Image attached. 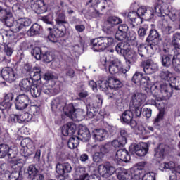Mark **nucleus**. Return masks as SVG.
I'll list each match as a JSON object with an SVG mask.
<instances>
[{
  "instance_id": "1a4fd4ad",
  "label": "nucleus",
  "mask_w": 180,
  "mask_h": 180,
  "mask_svg": "<svg viewBox=\"0 0 180 180\" xmlns=\"http://www.w3.org/2000/svg\"><path fill=\"white\" fill-rule=\"evenodd\" d=\"M46 94V95H54L58 94V91H54V89L47 88V85H43L41 83V79H38L35 83L33 84L32 86L30 88L29 92L32 98H39L41 94V91Z\"/></svg>"
},
{
  "instance_id": "7c9ffc66",
  "label": "nucleus",
  "mask_w": 180,
  "mask_h": 180,
  "mask_svg": "<svg viewBox=\"0 0 180 180\" xmlns=\"http://www.w3.org/2000/svg\"><path fill=\"white\" fill-rule=\"evenodd\" d=\"M78 144H79V136H78L70 137L68 141V147H69L70 150H74V148L78 147Z\"/></svg>"
},
{
  "instance_id": "5fc2aeb1",
  "label": "nucleus",
  "mask_w": 180,
  "mask_h": 180,
  "mask_svg": "<svg viewBox=\"0 0 180 180\" xmlns=\"http://www.w3.org/2000/svg\"><path fill=\"white\" fill-rule=\"evenodd\" d=\"M8 122L12 124H13V123H22L20 115H15V114L11 115L10 116Z\"/></svg>"
},
{
  "instance_id": "c85d7f7f",
  "label": "nucleus",
  "mask_w": 180,
  "mask_h": 180,
  "mask_svg": "<svg viewBox=\"0 0 180 180\" xmlns=\"http://www.w3.org/2000/svg\"><path fill=\"white\" fill-rule=\"evenodd\" d=\"M163 85H166L169 91L172 92L171 88H174L176 91H180V77H173L169 85L167 84H163Z\"/></svg>"
},
{
  "instance_id": "c03bdc74",
  "label": "nucleus",
  "mask_w": 180,
  "mask_h": 180,
  "mask_svg": "<svg viewBox=\"0 0 180 180\" xmlns=\"http://www.w3.org/2000/svg\"><path fill=\"white\" fill-rule=\"evenodd\" d=\"M10 180H22L23 179V175H22V170L19 169L18 171L13 172L9 176Z\"/></svg>"
},
{
  "instance_id": "412c9836",
  "label": "nucleus",
  "mask_w": 180,
  "mask_h": 180,
  "mask_svg": "<svg viewBox=\"0 0 180 180\" xmlns=\"http://www.w3.org/2000/svg\"><path fill=\"white\" fill-rule=\"evenodd\" d=\"M62 136H74L77 131V125L73 122H68L60 128Z\"/></svg>"
},
{
  "instance_id": "423d86ee",
  "label": "nucleus",
  "mask_w": 180,
  "mask_h": 180,
  "mask_svg": "<svg viewBox=\"0 0 180 180\" xmlns=\"http://www.w3.org/2000/svg\"><path fill=\"white\" fill-rule=\"evenodd\" d=\"M93 51L101 52L106 50L108 47L113 46L115 39L110 37H100L91 41Z\"/></svg>"
},
{
  "instance_id": "9b49d317",
  "label": "nucleus",
  "mask_w": 180,
  "mask_h": 180,
  "mask_svg": "<svg viewBox=\"0 0 180 180\" xmlns=\"http://www.w3.org/2000/svg\"><path fill=\"white\" fill-rule=\"evenodd\" d=\"M147 99V96L143 93H136L132 96L130 108L134 106L136 116L138 117L141 116V108L140 106L143 105Z\"/></svg>"
},
{
  "instance_id": "3c124183",
  "label": "nucleus",
  "mask_w": 180,
  "mask_h": 180,
  "mask_svg": "<svg viewBox=\"0 0 180 180\" xmlns=\"http://www.w3.org/2000/svg\"><path fill=\"white\" fill-rule=\"evenodd\" d=\"M53 58L54 57L50 52H45V53H42L41 60L44 61V63H50L53 61Z\"/></svg>"
},
{
  "instance_id": "79ce46f5",
  "label": "nucleus",
  "mask_w": 180,
  "mask_h": 180,
  "mask_svg": "<svg viewBox=\"0 0 180 180\" xmlns=\"http://www.w3.org/2000/svg\"><path fill=\"white\" fill-rule=\"evenodd\" d=\"M160 78H162V79H165V81H168L169 84L171 81H172V78H174V77H172V73L168 70L162 71L160 74Z\"/></svg>"
},
{
  "instance_id": "a19ab883",
  "label": "nucleus",
  "mask_w": 180,
  "mask_h": 180,
  "mask_svg": "<svg viewBox=\"0 0 180 180\" xmlns=\"http://www.w3.org/2000/svg\"><path fill=\"white\" fill-rule=\"evenodd\" d=\"M12 12L11 8L7 7L6 8H3L0 6V20L3 22L6 19L7 16Z\"/></svg>"
},
{
  "instance_id": "ea45409f",
  "label": "nucleus",
  "mask_w": 180,
  "mask_h": 180,
  "mask_svg": "<svg viewBox=\"0 0 180 180\" xmlns=\"http://www.w3.org/2000/svg\"><path fill=\"white\" fill-rule=\"evenodd\" d=\"M57 28L53 29V32L58 37H64L65 36V33L67 32V27L65 26H58L57 25Z\"/></svg>"
},
{
  "instance_id": "4be33fe9",
  "label": "nucleus",
  "mask_w": 180,
  "mask_h": 180,
  "mask_svg": "<svg viewBox=\"0 0 180 180\" xmlns=\"http://www.w3.org/2000/svg\"><path fill=\"white\" fill-rule=\"evenodd\" d=\"M158 70V65L157 63L151 60H148L143 62V71L145 74L150 75L154 74Z\"/></svg>"
},
{
  "instance_id": "5701e85b",
  "label": "nucleus",
  "mask_w": 180,
  "mask_h": 180,
  "mask_svg": "<svg viewBox=\"0 0 180 180\" xmlns=\"http://www.w3.org/2000/svg\"><path fill=\"white\" fill-rule=\"evenodd\" d=\"M133 112L131 110H126L122 113L120 120L122 123H126L127 124L131 123V127H135V126H137V122L133 120Z\"/></svg>"
},
{
  "instance_id": "c756f323",
  "label": "nucleus",
  "mask_w": 180,
  "mask_h": 180,
  "mask_svg": "<svg viewBox=\"0 0 180 180\" xmlns=\"http://www.w3.org/2000/svg\"><path fill=\"white\" fill-rule=\"evenodd\" d=\"M109 89H117L122 88V82L115 77H108Z\"/></svg>"
},
{
  "instance_id": "09e8293b",
  "label": "nucleus",
  "mask_w": 180,
  "mask_h": 180,
  "mask_svg": "<svg viewBox=\"0 0 180 180\" xmlns=\"http://www.w3.org/2000/svg\"><path fill=\"white\" fill-rule=\"evenodd\" d=\"M162 30L165 34H169L172 32L171 30H172V27L169 25L167 20H163Z\"/></svg>"
},
{
  "instance_id": "13d9d810",
  "label": "nucleus",
  "mask_w": 180,
  "mask_h": 180,
  "mask_svg": "<svg viewBox=\"0 0 180 180\" xmlns=\"http://www.w3.org/2000/svg\"><path fill=\"white\" fill-rule=\"evenodd\" d=\"M148 30V25H145L143 27H141L138 30V35L140 37H144V36L147 34V30Z\"/></svg>"
},
{
  "instance_id": "b1692460",
  "label": "nucleus",
  "mask_w": 180,
  "mask_h": 180,
  "mask_svg": "<svg viewBox=\"0 0 180 180\" xmlns=\"http://www.w3.org/2000/svg\"><path fill=\"white\" fill-rule=\"evenodd\" d=\"M13 96V94L12 93H9L5 96L4 101L0 103V110H9L11 109Z\"/></svg>"
},
{
  "instance_id": "052dcab7",
  "label": "nucleus",
  "mask_w": 180,
  "mask_h": 180,
  "mask_svg": "<svg viewBox=\"0 0 180 180\" xmlns=\"http://www.w3.org/2000/svg\"><path fill=\"white\" fill-rule=\"evenodd\" d=\"M93 133L94 136H106L108 134V131L104 129H94Z\"/></svg>"
},
{
  "instance_id": "dca6fc26",
  "label": "nucleus",
  "mask_w": 180,
  "mask_h": 180,
  "mask_svg": "<svg viewBox=\"0 0 180 180\" xmlns=\"http://www.w3.org/2000/svg\"><path fill=\"white\" fill-rule=\"evenodd\" d=\"M149 147L148 143L141 142L134 146V151H131V148H129V153H131V154H136L138 157H144V155H147Z\"/></svg>"
},
{
  "instance_id": "69168bd1",
  "label": "nucleus",
  "mask_w": 180,
  "mask_h": 180,
  "mask_svg": "<svg viewBox=\"0 0 180 180\" xmlns=\"http://www.w3.org/2000/svg\"><path fill=\"white\" fill-rule=\"evenodd\" d=\"M162 119H164V112H160L159 115H157L156 118L155 119V125L158 126V124L160 122L162 121Z\"/></svg>"
},
{
  "instance_id": "cd10ccee",
  "label": "nucleus",
  "mask_w": 180,
  "mask_h": 180,
  "mask_svg": "<svg viewBox=\"0 0 180 180\" xmlns=\"http://www.w3.org/2000/svg\"><path fill=\"white\" fill-rule=\"evenodd\" d=\"M11 151L12 149L9 147V145L5 143L0 144V158H5L6 155L9 158H12Z\"/></svg>"
},
{
  "instance_id": "ddd939ff",
  "label": "nucleus",
  "mask_w": 180,
  "mask_h": 180,
  "mask_svg": "<svg viewBox=\"0 0 180 180\" xmlns=\"http://www.w3.org/2000/svg\"><path fill=\"white\" fill-rule=\"evenodd\" d=\"M98 172L102 178H109L113 176L116 169L110 162H105L98 165Z\"/></svg>"
},
{
  "instance_id": "473e14b6",
  "label": "nucleus",
  "mask_w": 180,
  "mask_h": 180,
  "mask_svg": "<svg viewBox=\"0 0 180 180\" xmlns=\"http://www.w3.org/2000/svg\"><path fill=\"white\" fill-rule=\"evenodd\" d=\"M98 86L101 91L103 92H108L109 91V79L108 78H102L98 81Z\"/></svg>"
},
{
  "instance_id": "f03ea898",
  "label": "nucleus",
  "mask_w": 180,
  "mask_h": 180,
  "mask_svg": "<svg viewBox=\"0 0 180 180\" xmlns=\"http://www.w3.org/2000/svg\"><path fill=\"white\" fill-rule=\"evenodd\" d=\"M24 68L27 70V73L30 77L22 79L19 83V86L20 91H22V92H29L32 85L36 84L37 80L41 79V68L40 66L32 68L29 64H26Z\"/></svg>"
},
{
  "instance_id": "aec40b11",
  "label": "nucleus",
  "mask_w": 180,
  "mask_h": 180,
  "mask_svg": "<svg viewBox=\"0 0 180 180\" xmlns=\"http://www.w3.org/2000/svg\"><path fill=\"white\" fill-rule=\"evenodd\" d=\"M122 20L119 17L116 16H109L107 18V25L104 27V30L107 31V33H111L115 30L113 27L115 26H117V25H120L122 23Z\"/></svg>"
},
{
  "instance_id": "774afa93",
  "label": "nucleus",
  "mask_w": 180,
  "mask_h": 180,
  "mask_svg": "<svg viewBox=\"0 0 180 180\" xmlns=\"http://www.w3.org/2000/svg\"><path fill=\"white\" fill-rule=\"evenodd\" d=\"M30 138L27 137L21 141V147H31Z\"/></svg>"
},
{
  "instance_id": "9d476101",
  "label": "nucleus",
  "mask_w": 180,
  "mask_h": 180,
  "mask_svg": "<svg viewBox=\"0 0 180 180\" xmlns=\"http://www.w3.org/2000/svg\"><path fill=\"white\" fill-rule=\"evenodd\" d=\"M89 6L93 8L94 11H92V18H99L102 13H99V11L103 12L106 8H110L113 6V2L110 0H89L87 3ZM98 8V11L96 9Z\"/></svg>"
},
{
  "instance_id": "c9c22d12",
  "label": "nucleus",
  "mask_w": 180,
  "mask_h": 180,
  "mask_svg": "<svg viewBox=\"0 0 180 180\" xmlns=\"http://www.w3.org/2000/svg\"><path fill=\"white\" fill-rule=\"evenodd\" d=\"M117 178L119 180H128L130 178V173L126 169H120L117 173Z\"/></svg>"
},
{
  "instance_id": "a18cd8bd",
  "label": "nucleus",
  "mask_w": 180,
  "mask_h": 180,
  "mask_svg": "<svg viewBox=\"0 0 180 180\" xmlns=\"http://www.w3.org/2000/svg\"><path fill=\"white\" fill-rule=\"evenodd\" d=\"M174 168H175V162L172 161L162 163L160 165V169L162 171H164V169H169L170 171H174Z\"/></svg>"
},
{
  "instance_id": "de8ad7c7",
  "label": "nucleus",
  "mask_w": 180,
  "mask_h": 180,
  "mask_svg": "<svg viewBox=\"0 0 180 180\" xmlns=\"http://www.w3.org/2000/svg\"><path fill=\"white\" fill-rule=\"evenodd\" d=\"M172 44L174 46V49H180V32H177L173 35Z\"/></svg>"
},
{
  "instance_id": "2eb2a0df",
  "label": "nucleus",
  "mask_w": 180,
  "mask_h": 180,
  "mask_svg": "<svg viewBox=\"0 0 180 180\" xmlns=\"http://www.w3.org/2000/svg\"><path fill=\"white\" fill-rule=\"evenodd\" d=\"M1 75L6 82H15L18 79V73L11 67H4L1 70Z\"/></svg>"
},
{
  "instance_id": "4468645a",
  "label": "nucleus",
  "mask_w": 180,
  "mask_h": 180,
  "mask_svg": "<svg viewBox=\"0 0 180 180\" xmlns=\"http://www.w3.org/2000/svg\"><path fill=\"white\" fill-rule=\"evenodd\" d=\"M32 101L29 98V96L26 94L18 95L15 101V109L18 110H24V109H27L30 106Z\"/></svg>"
},
{
  "instance_id": "338daca9",
  "label": "nucleus",
  "mask_w": 180,
  "mask_h": 180,
  "mask_svg": "<svg viewBox=\"0 0 180 180\" xmlns=\"http://www.w3.org/2000/svg\"><path fill=\"white\" fill-rule=\"evenodd\" d=\"M42 20L45 23H47L48 25H51V22L53 21V15L49 14L46 16L42 17Z\"/></svg>"
},
{
  "instance_id": "7ed1b4c3",
  "label": "nucleus",
  "mask_w": 180,
  "mask_h": 180,
  "mask_svg": "<svg viewBox=\"0 0 180 180\" xmlns=\"http://www.w3.org/2000/svg\"><path fill=\"white\" fill-rule=\"evenodd\" d=\"M167 84H160V91L157 88L155 91H153L151 94L155 98V100L151 99L148 101V105H154L161 110V109H164V98H170L172 96V91H169L167 89Z\"/></svg>"
},
{
  "instance_id": "e433bc0d",
  "label": "nucleus",
  "mask_w": 180,
  "mask_h": 180,
  "mask_svg": "<svg viewBox=\"0 0 180 180\" xmlns=\"http://www.w3.org/2000/svg\"><path fill=\"white\" fill-rule=\"evenodd\" d=\"M172 67L177 72H180V53H177L173 56Z\"/></svg>"
},
{
  "instance_id": "20e7f679",
  "label": "nucleus",
  "mask_w": 180,
  "mask_h": 180,
  "mask_svg": "<svg viewBox=\"0 0 180 180\" xmlns=\"http://www.w3.org/2000/svg\"><path fill=\"white\" fill-rule=\"evenodd\" d=\"M100 63L105 71H108H108L112 75L117 74V72L126 74V72L130 70V65H128L126 68L124 69L123 65H122V62L118 58H114L111 60L109 63L108 67V63L106 56H102L100 58Z\"/></svg>"
},
{
  "instance_id": "680f3d73",
  "label": "nucleus",
  "mask_w": 180,
  "mask_h": 180,
  "mask_svg": "<svg viewBox=\"0 0 180 180\" xmlns=\"http://www.w3.org/2000/svg\"><path fill=\"white\" fill-rule=\"evenodd\" d=\"M103 155L100 152H96L93 155V160L94 162H101L102 161V158Z\"/></svg>"
},
{
  "instance_id": "603ef678",
  "label": "nucleus",
  "mask_w": 180,
  "mask_h": 180,
  "mask_svg": "<svg viewBox=\"0 0 180 180\" xmlns=\"http://www.w3.org/2000/svg\"><path fill=\"white\" fill-rule=\"evenodd\" d=\"M160 37V34H158V32L155 30H150V34L147 38V40H149L150 41H153V40H157Z\"/></svg>"
},
{
  "instance_id": "bf43d9fd",
  "label": "nucleus",
  "mask_w": 180,
  "mask_h": 180,
  "mask_svg": "<svg viewBox=\"0 0 180 180\" xmlns=\"http://www.w3.org/2000/svg\"><path fill=\"white\" fill-rule=\"evenodd\" d=\"M126 36H127V33L122 32L120 31H117V32L115 33V39L117 40H119L120 41L125 40Z\"/></svg>"
},
{
  "instance_id": "39448f33",
  "label": "nucleus",
  "mask_w": 180,
  "mask_h": 180,
  "mask_svg": "<svg viewBox=\"0 0 180 180\" xmlns=\"http://www.w3.org/2000/svg\"><path fill=\"white\" fill-rule=\"evenodd\" d=\"M3 22H5L8 27H11L14 33H18V32H20V30H23V29H26L30 25H32V20L29 18H20L15 21L12 11Z\"/></svg>"
},
{
  "instance_id": "2f4dec72",
  "label": "nucleus",
  "mask_w": 180,
  "mask_h": 180,
  "mask_svg": "<svg viewBox=\"0 0 180 180\" xmlns=\"http://www.w3.org/2000/svg\"><path fill=\"white\" fill-rule=\"evenodd\" d=\"M174 56L172 55H163L160 57V60L162 61V65L163 67H171L172 66V59Z\"/></svg>"
},
{
  "instance_id": "6e6d98bb",
  "label": "nucleus",
  "mask_w": 180,
  "mask_h": 180,
  "mask_svg": "<svg viewBox=\"0 0 180 180\" xmlns=\"http://www.w3.org/2000/svg\"><path fill=\"white\" fill-rule=\"evenodd\" d=\"M4 53L8 56V57H11V56L13 54V48L9 42L4 44Z\"/></svg>"
},
{
  "instance_id": "58836bf2",
  "label": "nucleus",
  "mask_w": 180,
  "mask_h": 180,
  "mask_svg": "<svg viewBox=\"0 0 180 180\" xmlns=\"http://www.w3.org/2000/svg\"><path fill=\"white\" fill-rule=\"evenodd\" d=\"M34 151V148L33 147H21L20 153L22 157H29L32 155Z\"/></svg>"
},
{
  "instance_id": "4c0bfd02",
  "label": "nucleus",
  "mask_w": 180,
  "mask_h": 180,
  "mask_svg": "<svg viewBox=\"0 0 180 180\" xmlns=\"http://www.w3.org/2000/svg\"><path fill=\"white\" fill-rule=\"evenodd\" d=\"M41 30V26L37 23H35L27 31V34L28 36H36V34H39V33H40Z\"/></svg>"
},
{
  "instance_id": "0eeeda50",
  "label": "nucleus",
  "mask_w": 180,
  "mask_h": 180,
  "mask_svg": "<svg viewBox=\"0 0 180 180\" xmlns=\"http://www.w3.org/2000/svg\"><path fill=\"white\" fill-rule=\"evenodd\" d=\"M117 54L123 56L128 64H131L136 61V52L130 49V45L126 42H120L115 46Z\"/></svg>"
},
{
  "instance_id": "6ab92c4d",
  "label": "nucleus",
  "mask_w": 180,
  "mask_h": 180,
  "mask_svg": "<svg viewBox=\"0 0 180 180\" xmlns=\"http://www.w3.org/2000/svg\"><path fill=\"white\" fill-rule=\"evenodd\" d=\"M131 160V157L130 156V153L128 152L126 148L119 149L116 152L115 155V161L118 164H122V162L127 163Z\"/></svg>"
},
{
  "instance_id": "f257e3e1",
  "label": "nucleus",
  "mask_w": 180,
  "mask_h": 180,
  "mask_svg": "<svg viewBox=\"0 0 180 180\" xmlns=\"http://www.w3.org/2000/svg\"><path fill=\"white\" fill-rule=\"evenodd\" d=\"M155 8H157V6H155L153 10L151 7L142 6L138 8L137 12H126L122 13V16L134 27L143 23V16H145L146 19H153L155 13L156 15H158L157 11H155Z\"/></svg>"
},
{
  "instance_id": "37998d69",
  "label": "nucleus",
  "mask_w": 180,
  "mask_h": 180,
  "mask_svg": "<svg viewBox=\"0 0 180 180\" xmlns=\"http://www.w3.org/2000/svg\"><path fill=\"white\" fill-rule=\"evenodd\" d=\"M31 54L37 60H41V56L43 55V52H41V48L37 46L34 47L32 49Z\"/></svg>"
},
{
  "instance_id": "a878e982",
  "label": "nucleus",
  "mask_w": 180,
  "mask_h": 180,
  "mask_svg": "<svg viewBox=\"0 0 180 180\" xmlns=\"http://www.w3.org/2000/svg\"><path fill=\"white\" fill-rule=\"evenodd\" d=\"M33 11H35V13L40 15L47 12V6L43 0H39L37 3L34 4L32 6Z\"/></svg>"
},
{
  "instance_id": "f704fd0d",
  "label": "nucleus",
  "mask_w": 180,
  "mask_h": 180,
  "mask_svg": "<svg viewBox=\"0 0 180 180\" xmlns=\"http://www.w3.org/2000/svg\"><path fill=\"white\" fill-rule=\"evenodd\" d=\"M77 174L79 176V178L75 179V180H89V174L86 173V171L84 167H80L77 169Z\"/></svg>"
},
{
  "instance_id": "49530a36",
  "label": "nucleus",
  "mask_w": 180,
  "mask_h": 180,
  "mask_svg": "<svg viewBox=\"0 0 180 180\" xmlns=\"http://www.w3.org/2000/svg\"><path fill=\"white\" fill-rule=\"evenodd\" d=\"M27 110L32 116H39L40 115V107L37 105H29Z\"/></svg>"
},
{
  "instance_id": "f8f14e48",
  "label": "nucleus",
  "mask_w": 180,
  "mask_h": 180,
  "mask_svg": "<svg viewBox=\"0 0 180 180\" xmlns=\"http://www.w3.org/2000/svg\"><path fill=\"white\" fill-rule=\"evenodd\" d=\"M65 113L73 122H82L85 118V112L84 110L80 108L75 110L71 104L68 105V110L65 111Z\"/></svg>"
},
{
  "instance_id": "bb28decb",
  "label": "nucleus",
  "mask_w": 180,
  "mask_h": 180,
  "mask_svg": "<svg viewBox=\"0 0 180 180\" xmlns=\"http://www.w3.org/2000/svg\"><path fill=\"white\" fill-rule=\"evenodd\" d=\"M168 146L160 143L158 148H155L154 151V156L156 158H164V154L168 151Z\"/></svg>"
},
{
  "instance_id": "4d7b16f0",
  "label": "nucleus",
  "mask_w": 180,
  "mask_h": 180,
  "mask_svg": "<svg viewBox=\"0 0 180 180\" xmlns=\"http://www.w3.org/2000/svg\"><path fill=\"white\" fill-rule=\"evenodd\" d=\"M155 173L153 172H145L142 176V180H156Z\"/></svg>"
},
{
  "instance_id": "8fccbe9b",
  "label": "nucleus",
  "mask_w": 180,
  "mask_h": 180,
  "mask_svg": "<svg viewBox=\"0 0 180 180\" xmlns=\"http://www.w3.org/2000/svg\"><path fill=\"white\" fill-rule=\"evenodd\" d=\"M20 118H21V123H27V122H30L33 115L29 112H27L24 114L20 115Z\"/></svg>"
},
{
  "instance_id": "f3484780",
  "label": "nucleus",
  "mask_w": 180,
  "mask_h": 180,
  "mask_svg": "<svg viewBox=\"0 0 180 180\" xmlns=\"http://www.w3.org/2000/svg\"><path fill=\"white\" fill-rule=\"evenodd\" d=\"M146 162L139 163V166L136 168L131 169V179L130 180H143V176L146 172L144 166Z\"/></svg>"
},
{
  "instance_id": "72a5a7b5",
  "label": "nucleus",
  "mask_w": 180,
  "mask_h": 180,
  "mask_svg": "<svg viewBox=\"0 0 180 180\" xmlns=\"http://www.w3.org/2000/svg\"><path fill=\"white\" fill-rule=\"evenodd\" d=\"M55 21L57 26H65V25H68V21H67L64 13H59L55 19Z\"/></svg>"
},
{
  "instance_id": "864d4df0",
  "label": "nucleus",
  "mask_w": 180,
  "mask_h": 180,
  "mask_svg": "<svg viewBox=\"0 0 180 180\" xmlns=\"http://www.w3.org/2000/svg\"><path fill=\"white\" fill-rule=\"evenodd\" d=\"M89 134V129L86 126L79 125L78 129V136H88Z\"/></svg>"
},
{
  "instance_id": "0e129e2a",
  "label": "nucleus",
  "mask_w": 180,
  "mask_h": 180,
  "mask_svg": "<svg viewBox=\"0 0 180 180\" xmlns=\"http://www.w3.org/2000/svg\"><path fill=\"white\" fill-rule=\"evenodd\" d=\"M109 151H110V146H109V145H104L101 146L99 153L103 155L104 154H108Z\"/></svg>"
},
{
  "instance_id": "393cba45",
  "label": "nucleus",
  "mask_w": 180,
  "mask_h": 180,
  "mask_svg": "<svg viewBox=\"0 0 180 180\" xmlns=\"http://www.w3.org/2000/svg\"><path fill=\"white\" fill-rule=\"evenodd\" d=\"M137 50L138 54H139L141 57H146V54H147L148 51H151V50H157V46L153 44H150V45L140 44L138 46Z\"/></svg>"
},
{
  "instance_id": "e2e57ef3",
  "label": "nucleus",
  "mask_w": 180,
  "mask_h": 180,
  "mask_svg": "<svg viewBox=\"0 0 180 180\" xmlns=\"http://www.w3.org/2000/svg\"><path fill=\"white\" fill-rule=\"evenodd\" d=\"M48 39L49 41H51L52 43H57V39H58V37L56 35V32L53 31L50 32L49 35L48 36Z\"/></svg>"
},
{
  "instance_id": "a211bd4d",
  "label": "nucleus",
  "mask_w": 180,
  "mask_h": 180,
  "mask_svg": "<svg viewBox=\"0 0 180 180\" xmlns=\"http://www.w3.org/2000/svg\"><path fill=\"white\" fill-rule=\"evenodd\" d=\"M56 171L57 174L60 175V176L65 178V175H67V174H71L72 171V167H71V165L68 162H58L56 166Z\"/></svg>"
},
{
  "instance_id": "6e6552de",
  "label": "nucleus",
  "mask_w": 180,
  "mask_h": 180,
  "mask_svg": "<svg viewBox=\"0 0 180 180\" xmlns=\"http://www.w3.org/2000/svg\"><path fill=\"white\" fill-rule=\"evenodd\" d=\"M132 81L134 84L143 86L146 92H153V91H155V89L158 88V84H151L150 77L147 75H143L140 72H136L134 75Z\"/></svg>"
}]
</instances>
